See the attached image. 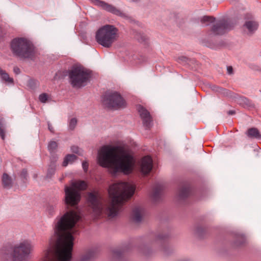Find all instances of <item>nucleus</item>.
Returning <instances> with one entry per match:
<instances>
[{
    "label": "nucleus",
    "mask_w": 261,
    "mask_h": 261,
    "mask_svg": "<svg viewBox=\"0 0 261 261\" xmlns=\"http://www.w3.org/2000/svg\"><path fill=\"white\" fill-rule=\"evenodd\" d=\"M76 159V156L74 154H68L67 155L63 162V166L66 167L69 164L72 163Z\"/></svg>",
    "instance_id": "obj_21"
},
{
    "label": "nucleus",
    "mask_w": 261,
    "mask_h": 261,
    "mask_svg": "<svg viewBox=\"0 0 261 261\" xmlns=\"http://www.w3.org/2000/svg\"><path fill=\"white\" fill-rule=\"evenodd\" d=\"M190 194V189L188 187H182L179 191V196L181 198L187 197Z\"/></svg>",
    "instance_id": "obj_24"
},
{
    "label": "nucleus",
    "mask_w": 261,
    "mask_h": 261,
    "mask_svg": "<svg viewBox=\"0 0 261 261\" xmlns=\"http://www.w3.org/2000/svg\"><path fill=\"white\" fill-rule=\"evenodd\" d=\"M99 165L108 168L113 174L122 172L128 174L133 171L135 161L133 156L121 147L104 146L98 153Z\"/></svg>",
    "instance_id": "obj_3"
},
{
    "label": "nucleus",
    "mask_w": 261,
    "mask_h": 261,
    "mask_svg": "<svg viewBox=\"0 0 261 261\" xmlns=\"http://www.w3.org/2000/svg\"><path fill=\"white\" fill-rule=\"evenodd\" d=\"M56 165L55 164V162H51L50 164L49 165L47 172V176L48 177H51L55 172L56 170Z\"/></svg>",
    "instance_id": "obj_25"
},
{
    "label": "nucleus",
    "mask_w": 261,
    "mask_h": 261,
    "mask_svg": "<svg viewBox=\"0 0 261 261\" xmlns=\"http://www.w3.org/2000/svg\"><path fill=\"white\" fill-rule=\"evenodd\" d=\"M71 150L73 152H74L75 153H78V152H79V148L76 146H72L71 147Z\"/></svg>",
    "instance_id": "obj_36"
},
{
    "label": "nucleus",
    "mask_w": 261,
    "mask_h": 261,
    "mask_svg": "<svg viewBox=\"0 0 261 261\" xmlns=\"http://www.w3.org/2000/svg\"><path fill=\"white\" fill-rule=\"evenodd\" d=\"M58 147L57 143L55 141H50L48 145V148L50 152H53Z\"/></svg>",
    "instance_id": "obj_28"
},
{
    "label": "nucleus",
    "mask_w": 261,
    "mask_h": 261,
    "mask_svg": "<svg viewBox=\"0 0 261 261\" xmlns=\"http://www.w3.org/2000/svg\"><path fill=\"white\" fill-rule=\"evenodd\" d=\"M118 30L112 25H105L98 30L96 34V41L100 45L110 47L118 37Z\"/></svg>",
    "instance_id": "obj_6"
},
{
    "label": "nucleus",
    "mask_w": 261,
    "mask_h": 261,
    "mask_svg": "<svg viewBox=\"0 0 261 261\" xmlns=\"http://www.w3.org/2000/svg\"><path fill=\"white\" fill-rule=\"evenodd\" d=\"M13 71L16 74H18L20 73V72L19 68L18 67H14Z\"/></svg>",
    "instance_id": "obj_34"
},
{
    "label": "nucleus",
    "mask_w": 261,
    "mask_h": 261,
    "mask_svg": "<svg viewBox=\"0 0 261 261\" xmlns=\"http://www.w3.org/2000/svg\"><path fill=\"white\" fill-rule=\"evenodd\" d=\"M81 219L79 213L71 211L54 222L55 236L51 238L49 246L44 251V261H70L72 256L74 238L77 231L76 223Z\"/></svg>",
    "instance_id": "obj_1"
},
{
    "label": "nucleus",
    "mask_w": 261,
    "mask_h": 261,
    "mask_svg": "<svg viewBox=\"0 0 261 261\" xmlns=\"http://www.w3.org/2000/svg\"><path fill=\"white\" fill-rule=\"evenodd\" d=\"M92 2L96 6L100 7L103 9L111 12L115 15L121 17H125V14L121 12L119 9L116 8L112 5H109L105 2L100 0H93Z\"/></svg>",
    "instance_id": "obj_11"
},
{
    "label": "nucleus",
    "mask_w": 261,
    "mask_h": 261,
    "mask_svg": "<svg viewBox=\"0 0 261 261\" xmlns=\"http://www.w3.org/2000/svg\"><path fill=\"white\" fill-rule=\"evenodd\" d=\"M227 113L228 115H233V114H235V111H233V110H230V111H229Z\"/></svg>",
    "instance_id": "obj_39"
},
{
    "label": "nucleus",
    "mask_w": 261,
    "mask_h": 261,
    "mask_svg": "<svg viewBox=\"0 0 261 261\" xmlns=\"http://www.w3.org/2000/svg\"><path fill=\"white\" fill-rule=\"evenodd\" d=\"M135 190V186L127 182H118L111 185L109 194L111 202L105 203L98 192H89L87 201L96 218L104 217L113 218L121 210L125 201L130 198Z\"/></svg>",
    "instance_id": "obj_2"
},
{
    "label": "nucleus",
    "mask_w": 261,
    "mask_h": 261,
    "mask_svg": "<svg viewBox=\"0 0 261 261\" xmlns=\"http://www.w3.org/2000/svg\"><path fill=\"white\" fill-rule=\"evenodd\" d=\"M27 175V171L25 169H23L21 172L20 176L22 178H25Z\"/></svg>",
    "instance_id": "obj_33"
},
{
    "label": "nucleus",
    "mask_w": 261,
    "mask_h": 261,
    "mask_svg": "<svg viewBox=\"0 0 261 261\" xmlns=\"http://www.w3.org/2000/svg\"><path fill=\"white\" fill-rule=\"evenodd\" d=\"M143 209L141 207H135L133 211V218L136 222H140L142 218Z\"/></svg>",
    "instance_id": "obj_15"
},
{
    "label": "nucleus",
    "mask_w": 261,
    "mask_h": 261,
    "mask_svg": "<svg viewBox=\"0 0 261 261\" xmlns=\"http://www.w3.org/2000/svg\"><path fill=\"white\" fill-rule=\"evenodd\" d=\"M95 253L93 251H89L82 255L81 261H91L94 258Z\"/></svg>",
    "instance_id": "obj_22"
},
{
    "label": "nucleus",
    "mask_w": 261,
    "mask_h": 261,
    "mask_svg": "<svg viewBox=\"0 0 261 261\" xmlns=\"http://www.w3.org/2000/svg\"><path fill=\"white\" fill-rule=\"evenodd\" d=\"M215 18L212 16H204L201 18V22L205 25H208L214 21Z\"/></svg>",
    "instance_id": "obj_23"
},
{
    "label": "nucleus",
    "mask_w": 261,
    "mask_h": 261,
    "mask_svg": "<svg viewBox=\"0 0 261 261\" xmlns=\"http://www.w3.org/2000/svg\"><path fill=\"white\" fill-rule=\"evenodd\" d=\"M178 60H179V62H184V61H186L187 58L184 57H181L179 58Z\"/></svg>",
    "instance_id": "obj_37"
},
{
    "label": "nucleus",
    "mask_w": 261,
    "mask_h": 261,
    "mask_svg": "<svg viewBox=\"0 0 261 261\" xmlns=\"http://www.w3.org/2000/svg\"><path fill=\"white\" fill-rule=\"evenodd\" d=\"M11 49L15 56L21 58H30L34 53L32 43L24 38L13 39L11 43Z\"/></svg>",
    "instance_id": "obj_5"
},
{
    "label": "nucleus",
    "mask_w": 261,
    "mask_h": 261,
    "mask_svg": "<svg viewBox=\"0 0 261 261\" xmlns=\"http://www.w3.org/2000/svg\"><path fill=\"white\" fill-rule=\"evenodd\" d=\"M152 168V160L150 156L143 157L140 162V170L143 174H148Z\"/></svg>",
    "instance_id": "obj_13"
},
{
    "label": "nucleus",
    "mask_w": 261,
    "mask_h": 261,
    "mask_svg": "<svg viewBox=\"0 0 261 261\" xmlns=\"http://www.w3.org/2000/svg\"><path fill=\"white\" fill-rule=\"evenodd\" d=\"M77 123V120L75 118H73L70 119L69 124V127L70 129H73Z\"/></svg>",
    "instance_id": "obj_29"
},
{
    "label": "nucleus",
    "mask_w": 261,
    "mask_h": 261,
    "mask_svg": "<svg viewBox=\"0 0 261 261\" xmlns=\"http://www.w3.org/2000/svg\"><path fill=\"white\" fill-rule=\"evenodd\" d=\"M0 136L3 140L5 139V130L3 124L0 123Z\"/></svg>",
    "instance_id": "obj_31"
},
{
    "label": "nucleus",
    "mask_w": 261,
    "mask_h": 261,
    "mask_svg": "<svg viewBox=\"0 0 261 261\" xmlns=\"http://www.w3.org/2000/svg\"><path fill=\"white\" fill-rule=\"evenodd\" d=\"M239 102L240 104L242 105L243 106H254V105L248 99L245 97L240 98L239 100Z\"/></svg>",
    "instance_id": "obj_27"
},
{
    "label": "nucleus",
    "mask_w": 261,
    "mask_h": 261,
    "mask_svg": "<svg viewBox=\"0 0 261 261\" xmlns=\"http://www.w3.org/2000/svg\"><path fill=\"white\" fill-rule=\"evenodd\" d=\"M245 26L250 33H252L257 30L258 23L256 21L249 20L246 22Z\"/></svg>",
    "instance_id": "obj_18"
},
{
    "label": "nucleus",
    "mask_w": 261,
    "mask_h": 261,
    "mask_svg": "<svg viewBox=\"0 0 261 261\" xmlns=\"http://www.w3.org/2000/svg\"><path fill=\"white\" fill-rule=\"evenodd\" d=\"M3 186L6 188H10L12 186V179L11 177L6 173H4L2 177Z\"/></svg>",
    "instance_id": "obj_20"
},
{
    "label": "nucleus",
    "mask_w": 261,
    "mask_h": 261,
    "mask_svg": "<svg viewBox=\"0 0 261 261\" xmlns=\"http://www.w3.org/2000/svg\"><path fill=\"white\" fill-rule=\"evenodd\" d=\"M13 247L10 245H5L0 249V258L3 260H8L12 258Z\"/></svg>",
    "instance_id": "obj_14"
},
{
    "label": "nucleus",
    "mask_w": 261,
    "mask_h": 261,
    "mask_svg": "<svg viewBox=\"0 0 261 261\" xmlns=\"http://www.w3.org/2000/svg\"><path fill=\"white\" fill-rule=\"evenodd\" d=\"M102 103L106 107L113 109L124 108L126 105L124 99L117 92L107 93L103 98Z\"/></svg>",
    "instance_id": "obj_9"
},
{
    "label": "nucleus",
    "mask_w": 261,
    "mask_h": 261,
    "mask_svg": "<svg viewBox=\"0 0 261 261\" xmlns=\"http://www.w3.org/2000/svg\"><path fill=\"white\" fill-rule=\"evenodd\" d=\"M39 100L43 103H45L48 99V95L46 93H42L39 95Z\"/></svg>",
    "instance_id": "obj_30"
},
{
    "label": "nucleus",
    "mask_w": 261,
    "mask_h": 261,
    "mask_svg": "<svg viewBox=\"0 0 261 261\" xmlns=\"http://www.w3.org/2000/svg\"><path fill=\"white\" fill-rule=\"evenodd\" d=\"M138 111L143 122V125L146 128H149L152 124V119L150 113L141 106L138 107Z\"/></svg>",
    "instance_id": "obj_12"
},
{
    "label": "nucleus",
    "mask_w": 261,
    "mask_h": 261,
    "mask_svg": "<svg viewBox=\"0 0 261 261\" xmlns=\"http://www.w3.org/2000/svg\"><path fill=\"white\" fill-rule=\"evenodd\" d=\"M246 134L249 138L261 139V134L256 128L252 127L248 129Z\"/></svg>",
    "instance_id": "obj_17"
},
{
    "label": "nucleus",
    "mask_w": 261,
    "mask_h": 261,
    "mask_svg": "<svg viewBox=\"0 0 261 261\" xmlns=\"http://www.w3.org/2000/svg\"><path fill=\"white\" fill-rule=\"evenodd\" d=\"M56 210V203H48L46 206L45 213L48 217H51L55 215Z\"/></svg>",
    "instance_id": "obj_16"
},
{
    "label": "nucleus",
    "mask_w": 261,
    "mask_h": 261,
    "mask_svg": "<svg viewBox=\"0 0 261 261\" xmlns=\"http://www.w3.org/2000/svg\"><path fill=\"white\" fill-rule=\"evenodd\" d=\"M83 168L85 172H87L88 169V163L86 161H84L82 163Z\"/></svg>",
    "instance_id": "obj_32"
},
{
    "label": "nucleus",
    "mask_w": 261,
    "mask_h": 261,
    "mask_svg": "<svg viewBox=\"0 0 261 261\" xmlns=\"http://www.w3.org/2000/svg\"><path fill=\"white\" fill-rule=\"evenodd\" d=\"M87 183L84 180H75L71 183L70 186L65 187V201L66 204L74 206L81 199L80 191L87 189Z\"/></svg>",
    "instance_id": "obj_4"
},
{
    "label": "nucleus",
    "mask_w": 261,
    "mask_h": 261,
    "mask_svg": "<svg viewBox=\"0 0 261 261\" xmlns=\"http://www.w3.org/2000/svg\"><path fill=\"white\" fill-rule=\"evenodd\" d=\"M90 75L89 70L81 67L73 68L69 73L71 84L76 88L84 86L89 80Z\"/></svg>",
    "instance_id": "obj_8"
},
{
    "label": "nucleus",
    "mask_w": 261,
    "mask_h": 261,
    "mask_svg": "<svg viewBox=\"0 0 261 261\" xmlns=\"http://www.w3.org/2000/svg\"><path fill=\"white\" fill-rule=\"evenodd\" d=\"M48 127L51 132H54L53 127L49 124H48Z\"/></svg>",
    "instance_id": "obj_38"
},
{
    "label": "nucleus",
    "mask_w": 261,
    "mask_h": 261,
    "mask_svg": "<svg viewBox=\"0 0 261 261\" xmlns=\"http://www.w3.org/2000/svg\"><path fill=\"white\" fill-rule=\"evenodd\" d=\"M0 75L2 80L9 84H13V79L9 76L6 71L0 69Z\"/></svg>",
    "instance_id": "obj_19"
},
{
    "label": "nucleus",
    "mask_w": 261,
    "mask_h": 261,
    "mask_svg": "<svg viewBox=\"0 0 261 261\" xmlns=\"http://www.w3.org/2000/svg\"><path fill=\"white\" fill-rule=\"evenodd\" d=\"M34 249V244L31 240H21L13 247L12 260L25 261Z\"/></svg>",
    "instance_id": "obj_7"
},
{
    "label": "nucleus",
    "mask_w": 261,
    "mask_h": 261,
    "mask_svg": "<svg viewBox=\"0 0 261 261\" xmlns=\"http://www.w3.org/2000/svg\"><path fill=\"white\" fill-rule=\"evenodd\" d=\"M227 72H228V74H230L232 73L233 69H232V67L231 66L227 67Z\"/></svg>",
    "instance_id": "obj_35"
},
{
    "label": "nucleus",
    "mask_w": 261,
    "mask_h": 261,
    "mask_svg": "<svg viewBox=\"0 0 261 261\" xmlns=\"http://www.w3.org/2000/svg\"><path fill=\"white\" fill-rule=\"evenodd\" d=\"M231 28L227 21L220 20L213 25L211 32L214 35H222Z\"/></svg>",
    "instance_id": "obj_10"
},
{
    "label": "nucleus",
    "mask_w": 261,
    "mask_h": 261,
    "mask_svg": "<svg viewBox=\"0 0 261 261\" xmlns=\"http://www.w3.org/2000/svg\"><path fill=\"white\" fill-rule=\"evenodd\" d=\"M162 190V187L161 186H157L155 187L153 191L152 196L154 199H157L161 193Z\"/></svg>",
    "instance_id": "obj_26"
}]
</instances>
